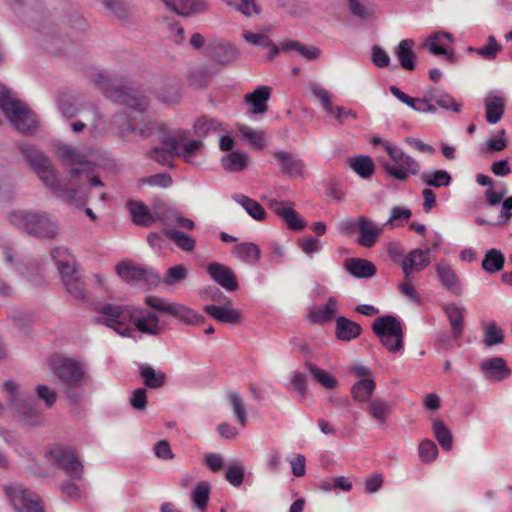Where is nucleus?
Masks as SVG:
<instances>
[{
	"label": "nucleus",
	"instance_id": "cd10ccee",
	"mask_svg": "<svg viewBox=\"0 0 512 512\" xmlns=\"http://www.w3.org/2000/svg\"><path fill=\"white\" fill-rule=\"evenodd\" d=\"M363 329L360 324L345 316H338L335 323V337L339 341L349 342L358 338Z\"/></svg>",
	"mask_w": 512,
	"mask_h": 512
},
{
	"label": "nucleus",
	"instance_id": "680f3d73",
	"mask_svg": "<svg viewBox=\"0 0 512 512\" xmlns=\"http://www.w3.org/2000/svg\"><path fill=\"white\" fill-rule=\"evenodd\" d=\"M188 276V270L183 264H178L170 267L161 280V282L165 283L168 286L176 285L183 280H185Z\"/></svg>",
	"mask_w": 512,
	"mask_h": 512
},
{
	"label": "nucleus",
	"instance_id": "f257e3e1",
	"mask_svg": "<svg viewBox=\"0 0 512 512\" xmlns=\"http://www.w3.org/2000/svg\"><path fill=\"white\" fill-rule=\"evenodd\" d=\"M14 12L24 21L32 22L43 35V46L54 55H66L72 46V37L60 34L59 24L69 23L74 30L82 31L86 27L85 19L67 3H61L53 10L45 11L40 0H8Z\"/></svg>",
	"mask_w": 512,
	"mask_h": 512
},
{
	"label": "nucleus",
	"instance_id": "423d86ee",
	"mask_svg": "<svg viewBox=\"0 0 512 512\" xmlns=\"http://www.w3.org/2000/svg\"><path fill=\"white\" fill-rule=\"evenodd\" d=\"M371 328L389 352L397 353L403 349L404 332L401 322L396 316H380L373 321Z\"/></svg>",
	"mask_w": 512,
	"mask_h": 512
},
{
	"label": "nucleus",
	"instance_id": "473e14b6",
	"mask_svg": "<svg viewBox=\"0 0 512 512\" xmlns=\"http://www.w3.org/2000/svg\"><path fill=\"white\" fill-rule=\"evenodd\" d=\"M344 267L356 278H371L377 272L376 266L363 258H348L344 262Z\"/></svg>",
	"mask_w": 512,
	"mask_h": 512
},
{
	"label": "nucleus",
	"instance_id": "603ef678",
	"mask_svg": "<svg viewBox=\"0 0 512 512\" xmlns=\"http://www.w3.org/2000/svg\"><path fill=\"white\" fill-rule=\"evenodd\" d=\"M211 486L208 482L200 481L191 492V501L201 511H205L210 498Z\"/></svg>",
	"mask_w": 512,
	"mask_h": 512
},
{
	"label": "nucleus",
	"instance_id": "a878e982",
	"mask_svg": "<svg viewBox=\"0 0 512 512\" xmlns=\"http://www.w3.org/2000/svg\"><path fill=\"white\" fill-rule=\"evenodd\" d=\"M338 313V301L336 297L330 296L323 307L315 308L308 314L311 323L323 325L333 320L336 321Z\"/></svg>",
	"mask_w": 512,
	"mask_h": 512
},
{
	"label": "nucleus",
	"instance_id": "4be33fe9",
	"mask_svg": "<svg viewBox=\"0 0 512 512\" xmlns=\"http://www.w3.org/2000/svg\"><path fill=\"white\" fill-rule=\"evenodd\" d=\"M136 329L150 336H158L163 328L159 325V318L154 312L143 313L142 309L135 308V314L132 322Z\"/></svg>",
	"mask_w": 512,
	"mask_h": 512
},
{
	"label": "nucleus",
	"instance_id": "13d9d810",
	"mask_svg": "<svg viewBox=\"0 0 512 512\" xmlns=\"http://www.w3.org/2000/svg\"><path fill=\"white\" fill-rule=\"evenodd\" d=\"M390 410V405L383 399L375 398L368 406V413L377 422L384 424L386 422L387 414Z\"/></svg>",
	"mask_w": 512,
	"mask_h": 512
},
{
	"label": "nucleus",
	"instance_id": "37998d69",
	"mask_svg": "<svg viewBox=\"0 0 512 512\" xmlns=\"http://www.w3.org/2000/svg\"><path fill=\"white\" fill-rule=\"evenodd\" d=\"M432 430L433 434L444 451H450L453 447V435L450 428L444 423L443 420L433 418Z\"/></svg>",
	"mask_w": 512,
	"mask_h": 512
},
{
	"label": "nucleus",
	"instance_id": "f03ea898",
	"mask_svg": "<svg viewBox=\"0 0 512 512\" xmlns=\"http://www.w3.org/2000/svg\"><path fill=\"white\" fill-rule=\"evenodd\" d=\"M17 148L40 180L56 197L77 206L84 205L87 202L88 195L83 185L69 186L68 183H62L58 179L57 172L50 159L38 146L23 141L17 143Z\"/></svg>",
	"mask_w": 512,
	"mask_h": 512
},
{
	"label": "nucleus",
	"instance_id": "c756f323",
	"mask_svg": "<svg viewBox=\"0 0 512 512\" xmlns=\"http://www.w3.org/2000/svg\"><path fill=\"white\" fill-rule=\"evenodd\" d=\"M131 219L137 226L150 227L155 223V216L152 214V209L141 201L129 200L127 202Z\"/></svg>",
	"mask_w": 512,
	"mask_h": 512
},
{
	"label": "nucleus",
	"instance_id": "72a5a7b5",
	"mask_svg": "<svg viewBox=\"0 0 512 512\" xmlns=\"http://www.w3.org/2000/svg\"><path fill=\"white\" fill-rule=\"evenodd\" d=\"M281 50L284 52L295 51L298 55L306 59L307 61L317 60L322 51L320 48L313 45H306L297 40H284L281 43Z\"/></svg>",
	"mask_w": 512,
	"mask_h": 512
},
{
	"label": "nucleus",
	"instance_id": "0e129e2a",
	"mask_svg": "<svg viewBox=\"0 0 512 512\" xmlns=\"http://www.w3.org/2000/svg\"><path fill=\"white\" fill-rule=\"evenodd\" d=\"M313 95L320 100L323 109L328 114H334V106L331 101V94L315 82L310 84Z\"/></svg>",
	"mask_w": 512,
	"mask_h": 512
},
{
	"label": "nucleus",
	"instance_id": "4468645a",
	"mask_svg": "<svg viewBox=\"0 0 512 512\" xmlns=\"http://www.w3.org/2000/svg\"><path fill=\"white\" fill-rule=\"evenodd\" d=\"M116 273L121 280L129 284L145 282L150 285H158L161 283V277L157 271L138 264L133 260L119 262L116 265Z\"/></svg>",
	"mask_w": 512,
	"mask_h": 512
},
{
	"label": "nucleus",
	"instance_id": "a19ab883",
	"mask_svg": "<svg viewBox=\"0 0 512 512\" xmlns=\"http://www.w3.org/2000/svg\"><path fill=\"white\" fill-rule=\"evenodd\" d=\"M376 384L372 378H363L355 382L351 389V396L354 401L365 403L369 401L373 395Z\"/></svg>",
	"mask_w": 512,
	"mask_h": 512
},
{
	"label": "nucleus",
	"instance_id": "f3484780",
	"mask_svg": "<svg viewBox=\"0 0 512 512\" xmlns=\"http://www.w3.org/2000/svg\"><path fill=\"white\" fill-rule=\"evenodd\" d=\"M6 492L16 512H44L39 496L30 490L11 487Z\"/></svg>",
	"mask_w": 512,
	"mask_h": 512
},
{
	"label": "nucleus",
	"instance_id": "052dcab7",
	"mask_svg": "<svg viewBox=\"0 0 512 512\" xmlns=\"http://www.w3.org/2000/svg\"><path fill=\"white\" fill-rule=\"evenodd\" d=\"M502 50V45L499 44L493 35H489L486 45L475 49V53L485 60H494L497 54Z\"/></svg>",
	"mask_w": 512,
	"mask_h": 512
},
{
	"label": "nucleus",
	"instance_id": "9d476101",
	"mask_svg": "<svg viewBox=\"0 0 512 512\" xmlns=\"http://www.w3.org/2000/svg\"><path fill=\"white\" fill-rule=\"evenodd\" d=\"M385 150L394 163L381 162V166L389 176L399 181H406L409 175L419 174L420 164L401 148L385 143Z\"/></svg>",
	"mask_w": 512,
	"mask_h": 512
},
{
	"label": "nucleus",
	"instance_id": "2eb2a0df",
	"mask_svg": "<svg viewBox=\"0 0 512 512\" xmlns=\"http://www.w3.org/2000/svg\"><path fill=\"white\" fill-rule=\"evenodd\" d=\"M59 157L63 162L68 165H79L70 169L69 176L73 185H79V179L83 173L89 174L95 165L86 159L85 155L79 154L70 146L61 145L58 147Z\"/></svg>",
	"mask_w": 512,
	"mask_h": 512
},
{
	"label": "nucleus",
	"instance_id": "49530a36",
	"mask_svg": "<svg viewBox=\"0 0 512 512\" xmlns=\"http://www.w3.org/2000/svg\"><path fill=\"white\" fill-rule=\"evenodd\" d=\"M420 180L430 189H439L441 187H448L452 182V177L446 170L437 169L433 172L421 173Z\"/></svg>",
	"mask_w": 512,
	"mask_h": 512
},
{
	"label": "nucleus",
	"instance_id": "c03bdc74",
	"mask_svg": "<svg viewBox=\"0 0 512 512\" xmlns=\"http://www.w3.org/2000/svg\"><path fill=\"white\" fill-rule=\"evenodd\" d=\"M504 264V254L496 248H491L486 251L482 259L481 267L487 273L494 274L501 271L504 267Z\"/></svg>",
	"mask_w": 512,
	"mask_h": 512
},
{
	"label": "nucleus",
	"instance_id": "1a4fd4ad",
	"mask_svg": "<svg viewBox=\"0 0 512 512\" xmlns=\"http://www.w3.org/2000/svg\"><path fill=\"white\" fill-rule=\"evenodd\" d=\"M385 150L394 163L381 162V166L389 176L399 181H406L409 175L419 174L420 164L401 148L385 143Z\"/></svg>",
	"mask_w": 512,
	"mask_h": 512
},
{
	"label": "nucleus",
	"instance_id": "79ce46f5",
	"mask_svg": "<svg viewBox=\"0 0 512 512\" xmlns=\"http://www.w3.org/2000/svg\"><path fill=\"white\" fill-rule=\"evenodd\" d=\"M443 310L445 311L449 319L453 338L455 340H458L462 336L464 329V316L462 312L463 310L454 303L445 305L443 307Z\"/></svg>",
	"mask_w": 512,
	"mask_h": 512
},
{
	"label": "nucleus",
	"instance_id": "a211bd4d",
	"mask_svg": "<svg viewBox=\"0 0 512 512\" xmlns=\"http://www.w3.org/2000/svg\"><path fill=\"white\" fill-rule=\"evenodd\" d=\"M238 49L231 43L212 40L205 47V55L220 65H228L238 57Z\"/></svg>",
	"mask_w": 512,
	"mask_h": 512
},
{
	"label": "nucleus",
	"instance_id": "4d7b16f0",
	"mask_svg": "<svg viewBox=\"0 0 512 512\" xmlns=\"http://www.w3.org/2000/svg\"><path fill=\"white\" fill-rule=\"evenodd\" d=\"M164 125L163 123H157L154 120H147L139 124L128 123L126 130L132 133H138L142 138H148L155 132L159 134V126Z\"/></svg>",
	"mask_w": 512,
	"mask_h": 512
},
{
	"label": "nucleus",
	"instance_id": "6e6d98bb",
	"mask_svg": "<svg viewBox=\"0 0 512 512\" xmlns=\"http://www.w3.org/2000/svg\"><path fill=\"white\" fill-rule=\"evenodd\" d=\"M279 217L286 223L289 229L300 231L306 227V222L300 217L298 212L291 206L281 210Z\"/></svg>",
	"mask_w": 512,
	"mask_h": 512
},
{
	"label": "nucleus",
	"instance_id": "5fc2aeb1",
	"mask_svg": "<svg viewBox=\"0 0 512 512\" xmlns=\"http://www.w3.org/2000/svg\"><path fill=\"white\" fill-rule=\"evenodd\" d=\"M221 130V123L207 116L199 117L194 124V133L198 137H206Z\"/></svg>",
	"mask_w": 512,
	"mask_h": 512
},
{
	"label": "nucleus",
	"instance_id": "e433bc0d",
	"mask_svg": "<svg viewBox=\"0 0 512 512\" xmlns=\"http://www.w3.org/2000/svg\"><path fill=\"white\" fill-rule=\"evenodd\" d=\"M484 104L486 121L490 124H495L500 121L505 111V99L490 92L486 96Z\"/></svg>",
	"mask_w": 512,
	"mask_h": 512
},
{
	"label": "nucleus",
	"instance_id": "4c0bfd02",
	"mask_svg": "<svg viewBox=\"0 0 512 512\" xmlns=\"http://www.w3.org/2000/svg\"><path fill=\"white\" fill-rule=\"evenodd\" d=\"M232 253L249 265H255L261 258L260 248L253 242H243L234 246Z\"/></svg>",
	"mask_w": 512,
	"mask_h": 512
},
{
	"label": "nucleus",
	"instance_id": "2f4dec72",
	"mask_svg": "<svg viewBox=\"0 0 512 512\" xmlns=\"http://www.w3.org/2000/svg\"><path fill=\"white\" fill-rule=\"evenodd\" d=\"M414 45V40L404 39L394 49V54L404 70L413 71L416 67L417 55L413 51Z\"/></svg>",
	"mask_w": 512,
	"mask_h": 512
},
{
	"label": "nucleus",
	"instance_id": "393cba45",
	"mask_svg": "<svg viewBox=\"0 0 512 512\" xmlns=\"http://www.w3.org/2000/svg\"><path fill=\"white\" fill-rule=\"evenodd\" d=\"M159 140L163 145V149L168 150L176 156V152L180 151L181 144L187 138V132L181 129L170 130L166 125L159 126Z\"/></svg>",
	"mask_w": 512,
	"mask_h": 512
},
{
	"label": "nucleus",
	"instance_id": "bb28decb",
	"mask_svg": "<svg viewBox=\"0 0 512 512\" xmlns=\"http://www.w3.org/2000/svg\"><path fill=\"white\" fill-rule=\"evenodd\" d=\"M271 95V88L269 86H258L253 92L247 93L244 96L246 103L251 105L250 113L264 114L268 110L267 102Z\"/></svg>",
	"mask_w": 512,
	"mask_h": 512
},
{
	"label": "nucleus",
	"instance_id": "b1692460",
	"mask_svg": "<svg viewBox=\"0 0 512 512\" xmlns=\"http://www.w3.org/2000/svg\"><path fill=\"white\" fill-rule=\"evenodd\" d=\"M357 229L359 232L357 243L366 248L373 247L383 232L382 228L374 225L373 222L365 216L358 218Z\"/></svg>",
	"mask_w": 512,
	"mask_h": 512
},
{
	"label": "nucleus",
	"instance_id": "9b49d317",
	"mask_svg": "<svg viewBox=\"0 0 512 512\" xmlns=\"http://www.w3.org/2000/svg\"><path fill=\"white\" fill-rule=\"evenodd\" d=\"M100 87L108 99L126 105L137 112H144L149 106V98L138 89L115 85L108 80L100 82Z\"/></svg>",
	"mask_w": 512,
	"mask_h": 512
},
{
	"label": "nucleus",
	"instance_id": "ddd939ff",
	"mask_svg": "<svg viewBox=\"0 0 512 512\" xmlns=\"http://www.w3.org/2000/svg\"><path fill=\"white\" fill-rule=\"evenodd\" d=\"M3 114L16 130L24 135H33L38 130L39 121L36 113L18 98Z\"/></svg>",
	"mask_w": 512,
	"mask_h": 512
},
{
	"label": "nucleus",
	"instance_id": "de8ad7c7",
	"mask_svg": "<svg viewBox=\"0 0 512 512\" xmlns=\"http://www.w3.org/2000/svg\"><path fill=\"white\" fill-rule=\"evenodd\" d=\"M349 167L363 179L370 178L375 171V164L371 157L359 155L348 159Z\"/></svg>",
	"mask_w": 512,
	"mask_h": 512
},
{
	"label": "nucleus",
	"instance_id": "c85d7f7f",
	"mask_svg": "<svg viewBox=\"0 0 512 512\" xmlns=\"http://www.w3.org/2000/svg\"><path fill=\"white\" fill-rule=\"evenodd\" d=\"M437 276L444 286L445 289L450 291L452 294L459 296L462 293V287L460 280L456 272L452 269L449 264L438 263L435 266Z\"/></svg>",
	"mask_w": 512,
	"mask_h": 512
},
{
	"label": "nucleus",
	"instance_id": "a18cd8bd",
	"mask_svg": "<svg viewBox=\"0 0 512 512\" xmlns=\"http://www.w3.org/2000/svg\"><path fill=\"white\" fill-rule=\"evenodd\" d=\"M17 270L34 286H41L45 281L43 267L38 262L31 261L27 264L18 262Z\"/></svg>",
	"mask_w": 512,
	"mask_h": 512
},
{
	"label": "nucleus",
	"instance_id": "6ab92c4d",
	"mask_svg": "<svg viewBox=\"0 0 512 512\" xmlns=\"http://www.w3.org/2000/svg\"><path fill=\"white\" fill-rule=\"evenodd\" d=\"M207 272L222 288L229 292L238 290L239 284L234 271L227 265L218 262L209 263Z\"/></svg>",
	"mask_w": 512,
	"mask_h": 512
},
{
	"label": "nucleus",
	"instance_id": "20e7f679",
	"mask_svg": "<svg viewBox=\"0 0 512 512\" xmlns=\"http://www.w3.org/2000/svg\"><path fill=\"white\" fill-rule=\"evenodd\" d=\"M51 367L62 383L63 392L70 405L79 404L86 384V375L80 363L70 358L59 357L52 362Z\"/></svg>",
	"mask_w": 512,
	"mask_h": 512
},
{
	"label": "nucleus",
	"instance_id": "6e6552de",
	"mask_svg": "<svg viewBox=\"0 0 512 512\" xmlns=\"http://www.w3.org/2000/svg\"><path fill=\"white\" fill-rule=\"evenodd\" d=\"M4 390L8 394V404L18 415L19 420L27 426H36L41 424V413L35 400L30 397L27 399L18 396V386L12 380H7L3 384Z\"/></svg>",
	"mask_w": 512,
	"mask_h": 512
},
{
	"label": "nucleus",
	"instance_id": "f704fd0d",
	"mask_svg": "<svg viewBox=\"0 0 512 512\" xmlns=\"http://www.w3.org/2000/svg\"><path fill=\"white\" fill-rule=\"evenodd\" d=\"M164 4L179 15L187 16L193 13H201L207 5L202 0H162Z\"/></svg>",
	"mask_w": 512,
	"mask_h": 512
},
{
	"label": "nucleus",
	"instance_id": "774afa93",
	"mask_svg": "<svg viewBox=\"0 0 512 512\" xmlns=\"http://www.w3.org/2000/svg\"><path fill=\"white\" fill-rule=\"evenodd\" d=\"M179 152H176V157H183L186 163H192V157L204 146L201 140H190L181 144Z\"/></svg>",
	"mask_w": 512,
	"mask_h": 512
},
{
	"label": "nucleus",
	"instance_id": "7c9ffc66",
	"mask_svg": "<svg viewBox=\"0 0 512 512\" xmlns=\"http://www.w3.org/2000/svg\"><path fill=\"white\" fill-rule=\"evenodd\" d=\"M273 155L283 173L290 177L303 176L305 165L301 159L295 158L292 153L286 151H275Z\"/></svg>",
	"mask_w": 512,
	"mask_h": 512
},
{
	"label": "nucleus",
	"instance_id": "dca6fc26",
	"mask_svg": "<svg viewBox=\"0 0 512 512\" xmlns=\"http://www.w3.org/2000/svg\"><path fill=\"white\" fill-rule=\"evenodd\" d=\"M67 291L76 299L84 300L86 297L85 283L82 280V271L76 266L73 259L57 267Z\"/></svg>",
	"mask_w": 512,
	"mask_h": 512
},
{
	"label": "nucleus",
	"instance_id": "5701e85b",
	"mask_svg": "<svg viewBox=\"0 0 512 512\" xmlns=\"http://www.w3.org/2000/svg\"><path fill=\"white\" fill-rule=\"evenodd\" d=\"M231 306L232 304L206 305L203 310L207 315L218 322L232 325L239 324L242 320L241 311Z\"/></svg>",
	"mask_w": 512,
	"mask_h": 512
},
{
	"label": "nucleus",
	"instance_id": "bf43d9fd",
	"mask_svg": "<svg viewBox=\"0 0 512 512\" xmlns=\"http://www.w3.org/2000/svg\"><path fill=\"white\" fill-rule=\"evenodd\" d=\"M227 396L229 398L230 404L233 408V412L237 417L238 422L242 426H245L247 423V412L242 398L236 391H229L227 393Z\"/></svg>",
	"mask_w": 512,
	"mask_h": 512
},
{
	"label": "nucleus",
	"instance_id": "58836bf2",
	"mask_svg": "<svg viewBox=\"0 0 512 512\" xmlns=\"http://www.w3.org/2000/svg\"><path fill=\"white\" fill-rule=\"evenodd\" d=\"M151 209L155 216V222L160 221L163 225L169 226L175 221L176 212L165 200L155 197L151 202Z\"/></svg>",
	"mask_w": 512,
	"mask_h": 512
},
{
	"label": "nucleus",
	"instance_id": "e2e57ef3",
	"mask_svg": "<svg viewBox=\"0 0 512 512\" xmlns=\"http://www.w3.org/2000/svg\"><path fill=\"white\" fill-rule=\"evenodd\" d=\"M238 129L242 137L247 140L255 149L262 150L264 148L265 143L262 132L255 131L246 125H239Z\"/></svg>",
	"mask_w": 512,
	"mask_h": 512
},
{
	"label": "nucleus",
	"instance_id": "3c124183",
	"mask_svg": "<svg viewBox=\"0 0 512 512\" xmlns=\"http://www.w3.org/2000/svg\"><path fill=\"white\" fill-rule=\"evenodd\" d=\"M223 168L228 172H239L244 170L248 164V156L244 152L233 151L222 157Z\"/></svg>",
	"mask_w": 512,
	"mask_h": 512
},
{
	"label": "nucleus",
	"instance_id": "8fccbe9b",
	"mask_svg": "<svg viewBox=\"0 0 512 512\" xmlns=\"http://www.w3.org/2000/svg\"><path fill=\"white\" fill-rule=\"evenodd\" d=\"M306 369L310 372L313 378L326 389H334L338 386L339 382L332 374L319 368L317 365L310 361L304 363Z\"/></svg>",
	"mask_w": 512,
	"mask_h": 512
},
{
	"label": "nucleus",
	"instance_id": "69168bd1",
	"mask_svg": "<svg viewBox=\"0 0 512 512\" xmlns=\"http://www.w3.org/2000/svg\"><path fill=\"white\" fill-rule=\"evenodd\" d=\"M428 50L435 56H445L450 62L455 61V54L453 50L445 48V44L440 39H433V34L428 38Z\"/></svg>",
	"mask_w": 512,
	"mask_h": 512
},
{
	"label": "nucleus",
	"instance_id": "09e8293b",
	"mask_svg": "<svg viewBox=\"0 0 512 512\" xmlns=\"http://www.w3.org/2000/svg\"><path fill=\"white\" fill-rule=\"evenodd\" d=\"M213 76L214 72L207 65H200L189 72L188 83L195 89H202L208 86Z\"/></svg>",
	"mask_w": 512,
	"mask_h": 512
},
{
	"label": "nucleus",
	"instance_id": "7ed1b4c3",
	"mask_svg": "<svg viewBox=\"0 0 512 512\" xmlns=\"http://www.w3.org/2000/svg\"><path fill=\"white\" fill-rule=\"evenodd\" d=\"M10 222L19 230L39 239H53L58 235V220L45 211L17 210L9 215Z\"/></svg>",
	"mask_w": 512,
	"mask_h": 512
},
{
	"label": "nucleus",
	"instance_id": "864d4df0",
	"mask_svg": "<svg viewBox=\"0 0 512 512\" xmlns=\"http://www.w3.org/2000/svg\"><path fill=\"white\" fill-rule=\"evenodd\" d=\"M163 234L173 241L184 251H193L196 245L195 240L188 234L177 229H163Z\"/></svg>",
	"mask_w": 512,
	"mask_h": 512
},
{
	"label": "nucleus",
	"instance_id": "338daca9",
	"mask_svg": "<svg viewBox=\"0 0 512 512\" xmlns=\"http://www.w3.org/2000/svg\"><path fill=\"white\" fill-rule=\"evenodd\" d=\"M418 452L422 462L431 463L437 458L438 447L432 440L424 439L419 444Z\"/></svg>",
	"mask_w": 512,
	"mask_h": 512
},
{
	"label": "nucleus",
	"instance_id": "aec40b11",
	"mask_svg": "<svg viewBox=\"0 0 512 512\" xmlns=\"http://www.w3.org/2000/svg\"><path fill=\"white\" fill-rule=\"evenodd\" d=\"M429 251L430 248L426 251L416 248L402 258L400 265L402 267L405 280L410 281L412 279L413 272H420L430 264L429 258L425 257V254Z\"/></svg>",
	"mask_w": 512,
	"mask_h": 512
},
{
	"label": "nucleus",
	"instance_id": "ea45409f",
	"mask_svg": "<svg viewBox=\"0 0 512 512\" xmlns=\"http://www.w3.org/2000/svg\"><path fill=\"white\" fill-rule=\"evenodd\" d=\"M232 199L240 204L248 213V215L256 221H263L266 219L267 213L265 209L254 199H251L244 194H234L232 195Z\"/></svg>",
	"mask_w": 512,
	"mask_h": 512
},
{
	"label": "nucleus",
	"instance_id": "c9c22d12",
	"mask_svg": "<svg viewBox=\"0 0 512 512\" xmlns=\"http://www.w3.org/2000/svg\"><path fill=\"white\" fill-rule=\"evenodd\" d=\"M139 375L143 384L149 389H159L165 386L167 376L160 370H155L148 364H139Z\"/></svg>",
	"mask_w": 512,
	"mask_h": 512
},
{
	"label": "nucleus",
	"instance_id": "0eeeda50",
	"mask_svg": "<svg viewBox=\"0 0 512 512\" xmlns=\"http://www.w3.org/2000/svg\"><path fill=\"white\" fill-rule=\"evenodd\" d=\"M49 462L61 469L70 480L78 481L83 478L84 465L76 449L69 445L54 444L47 453Z\"/></svg>",
	"mask_w": 512,
	"mask_h": 512
},
{
	"label": "nucleus",
	"instance_id": "39448f33",
	"mask_svg": "<svg viewBox=\"0 0 512 512\" xmlns=\"http://www.w3.org/2000/svg\"><path fill=\"white\" fill-rule=\"evenodd\" d=\"M93 309L102 315L94 318L95 323L112 328L121 336L132 335L133 329L130 323L134 318V307L98 302L94 304Z\"/></svg>",
	"mask_w": 512,
	"mask_h": 512
},
{
	"label": "nucleus",
	"instance_id": "f8f14e48",
	"mask_svg": "<svg viewBox=\"0 0 512 512\" xmlns=\"http://www.w3.org/2000/svg\"><path fill=\"white\" fill-rule=\"evenodd\" d=\"M145 303L150 308L171 315L186 325H202L206 320L203 315L198 314L187 306L178 303H167L164 299L156 296H147Z\"/></svg>",
	"mask_w": 512,
	"mask_h": 512
},
{
	"label": "nucleus",
	"instance_id": "412c9836",
	"mask_svg": "<svg viewBox=\"0 0 512 512\" xmlns=\"http://www.w3.org/2000/svg\"><path fill=\"white\" fill-rule=\"evenodd\" d=\"M480 370L489 381L499 382L511 375V370L507 366L506 360L502 357H492L485 359L480 364Z\"/></svg>",
	"mask_w": 512,
	"mask_h": 512
}]
</instances>
